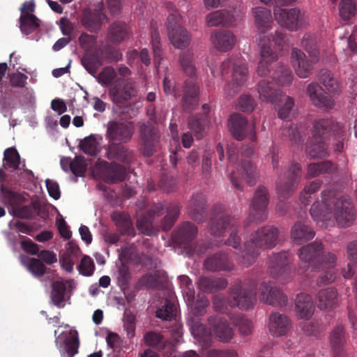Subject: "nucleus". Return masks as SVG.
<instances>
[{
  "label": "nucleus",
  "instance_id": "f257e3e1",
  "mask_svg": "<svg viewBox=\"0 0 357 357\" xmlns=\"http://www.w3.org/2000/svg\"><path fill=\"white\" fill-rule=\"evenodd\" d=\"M230 228V234L225 243L235 249L241 248L236 253L238 261L250 266L255 263L260 250H271L275 247L279 238V229L274 225H264L257 227L247 235L243 248L241 247L239 221L231 217L222 204H215L212 210L210 220V231L212 235L221 236Z\"/></svg>",
  "mask_w": 357,
  "mask_h": 357
},
{
  "label": "nucleus",
  "instance_id": "f03ea898",
  "mask_svg": "<svg viewBox=\"0 0 357 357\" xmlns=\"http://www.w3.org/2000/svg\"><path fill=\"white\" fill-rule=\"evenodd\" d=\"M322 204L315 202L310 208V215L315 221H325L333 216L340 227H347L353 221L352 204L349 199L331 188L321 192Z\"/></svg>",
  "mask_w": 357,
  "mask_h": 357
},
{
  "label": "nucleus",
  "instance_id": "7ed1b4c3",
  "mask_svg": "<svg viewBox=\"0 0 357 357\" xmlns=\"http://www.w3.org/2000/svg\"><path fill=\"white\" fill-rule=\"evenodd\" d=\"M179 62L183 72L190 79H186L183 86V96L181 104L183 111L190 112L195 109L199 100V87L193 79L196 77V68L193 54L185 51L180 55Z\"/></svg>",
  "mask_w": 357,
  "mask_h": 357
},
{
  "label": "nucleus",
  "instance_id": "20e7f679",
  "mask_svg": "<svg viewBox=\"0 0 357 357\" xmlns=\"http://www.w3.org/2000/svg\"><path fill=\"white\" fill-rule=\"evenodd\" d=\"M257 281L253 278L235 280L229 290V305L241 310L252 308L257 302Z\"/></svg>",
  "mask_w": 357,
  "mask_h": 357
},
{
  "label": "nucleus",
  "instance_id": "39448f33",
  "mask_svg": "<svg viewBox=\"0 0 357 357\" xmlns=\"http://www.w3.org/2000/svg\"><path fill=\"white\" fill-rule=\"evenodd\" d=\"M300 259V268H311L315 271L321 268L322 264L330 261L331 263L336 261V257L331 252L325 253L324 246L321 242L314 241L301 247L298 252Z\"/></svg>",
  "mask_w": 357,
  "mask_h": 357
},
{
  "label": "nucleus",
  "instance_id": "423d86ee",
  "mask_svg": "<svg viewBox=\"0 0 357 357\" xmlns=\"http://www.w3.org/2000/svg\"><path fill=\"white\" fill-rule=\"evenodd\" d=\"M231 66L233 67L232 80L225 87V93L229 96H234L238 93L248 79V68L238 56L230 57L222 63L220 72L222 77L229 73Z\"/></svg>",
  "mask_w": 357,
  "mask_h": 357
},
{
  "label": "nucleus",
  "instance_id": "0eeeda50",
  "mask_svg": "<svg viewBox=\"0 0 357 357\" xmlns=\"http://www.w3.org/2000/svg\"><path fill=\"white\" fill-rule=\"evenodd\" d=\"M292 257L287 251L273 253L268 261V269L271 275L283 283L288 282L292 278L294 271L291 265Z\"/></svg>",
  "mask_w": 357,
  "mask_h": 357
},
{
  "label": "nucleus",
  "instance_id": "6e6552de",
  "mask_svg": "<svg viewBox=\"0 0 357 357\" xmlns=\"http://www.w3.org/2000/svg\"><path fill=\"white\" fill-rule=\"evenodd\" d=\"M302 176L301 165L292 161L284 175L277 181V193L280 198H289L296 190Z\"/></svg>",
  "mask_w": 357,
  "mask_h": 357
},
{
  "label": "nucleus",
  "instance_id": "1a4fd4ad",
  "mask_svg": "<svg viewBox=\"0 0 357 357\" xmlns=\"http://www.w3.org/2000/svg\"><path fill=\"white\" fill-rule=\"evenodd\" d=\"M269 200L270 195L267 188L264 186H259L255 190L254 197L250 205L248 218L245 222L246 226L250 222H262L267 219V207Z\"/></svg>",
  "mask_w": 357,
  "mask_h": 357
},
{
  "label": "nucleus",
  "instance_id": "9d476101",
  "mask_svg": "<svg viewBox=\"0 0 357 357\" xmlns=\"http://www.w3.org/2000/svg\"><path fill=\"white\" fill-rule=\"evenodd\" d=\"M139 151L145 157L152 156L160 144L158 129L150 122L142 123L139 128Z\"/></svg>",
  "mask_w": 357,
  "mask_h": 357
},
{
  "label": "nucleus",
  "instance_id": "9b49d317",
  "mask_svg": "<svg viewBox=\"0 0 357 357\" xmlns=\"http://www.w3.org/2000/svg\"><path fill=\"white\" fill-rule=\"evenodd\" d=\"M181 20V16L171 13L169 14L166 22L168 36L171 43L178 49L187 47L191 41L190 33L185 27L180 25Z\"/></svg>",
  "mask_w": 357,
  "mask_h": 357
},
{
  "label": "nucleus",
  "instance_id": "f8f14e48",
  "mask_svg": "<svg viewBox=\"0 0 357 357\" xmlns=\"http://www.w3.org/2000/svg\"><path fill=\"white\" fill-rule=\"evenodd\" d=\"M135 130L132 121H111L108 123L105 137L108 144L128 143L132 138Z\"/></svg>",
  "mask_w": 357,
  "mask_h": 357
},
{
  "label": "nucleus",
  "instance_id": "ddd939ff",
  "mask_svg": "<svg viewBox=\"0 0 357 357\" xmlns=\"http://www.w3.org/2000/svg\"><path fill=\"white\" fill-rule=\"evenodd\" d=\"M104 4L98 2L94 4L92 8H87L83 11L81 22L89 31L96 33L102 27L104 22H107Z\"/></svg>",
  "mask_w": 357,
  "mask_h": 357
},
{
  "label": "nucleus",
  "instance_id": "4468645a",
  "mask_svg": "<svg viewBox=\"0 0 357 357\" xmlns=\"http://www.w3.org/2000/svg\"><path fill=\"white\" fill-rule=\"evenodd\" d=\"M259 297L261 302L274 307H282L287 303V296L271 281L261 282Z\"/></svg>",
  "mask_w": 357,
  "mask_h": 357
},
{
  "label": "nucleus",
  "instance_id": "2eb2a0df",
  "mask_svg": "<svg viewBox=\"0 0 357 357\" xmlns=\"http://www.w3.org/2000/svg\"><path fill=\"white\" fill-rule=\"evenodd\" d=\"M135 82L131 79H117L111 85L109 95L113 102L122 104L137 96Z\"/></svg>",
  "mask_w": 357,
  "mask_h": 357
},
{
  "label": "nucleus",
  "instance_id": "dca6fc26",
  "mask_svg": "<svg viewBox=\"0 0 357 357\" xmlns=\"http://www.w3.org/2000/svg\"><path fill=\"white\" fill-rule=\"evenodd\" d=\"M274 15L276 21L282 26L291 31H295L303 24L304 13L296 8L287 9L275 8Z\"/></svg>",
  "mask_w": 357,
  "mask_h": 357
},
{
  "label": "nucleus",
  "instance_id": "f3484780",
  "mask_svg": "<svg viewBox=\"0 0 357 357\" xmlns=\"http://www.w3.org/2000/svg\"><path fill=\"white\" fill-rule=\"evenodd\" d=\"M306 92L314 106L325 111H329L335 106V101L317 82H311Z\"/></svg>",
  "mask_w": 357,
  "mask_h": 357
},
{
  "label": "nucleus",
  "instance_id": "a211bd4d",
  "mask_svg": "<svg viewBox=\"0 0 357 357\" xmlns=\"http://www.w3.org/2000/svg\"><path fill=\"white\" fill-rule=\"evenodd\" d=\"M124 144L114 142L107 144L105 148L106 157L112 162L116 161L126 165L133 163L136 160L135 153Z\"/></svg>",
  "mask_w": 357,
  "mask_h": 357
},
{
  "label": "nucleus",
  "instance_id": "6ab92c4d",
  "mask_svg": "<svg viewBox=\"0 0 357 357\" xmlns=\"http://www.w3.org/2000/svg\"><path fill=\"white\" fill-rule=\"evenodd\" d=\"M291 59L295 72L301 78L310 77L312 73L314 64L318 61L314 57L309 61L305 53L298 48L291 50Z\"/></svg>",
  "mask_w": 357,
  "mask_h": 357
},
{
  "label": "nucleus",
  "instance_id": "aec40b11",
  "mask_svg": "<svg viewBox=\"0 0 357 357\" xmlns=\"http://www.w3.org/2000/svg\"><path fill=\"white\" fill-rule=\"evenodd\" d=\"M257 177L256 167L252 165L251 162L245 159L241 161V169L237 172L232 171L230 174V181L234 187L241 191L243 186L241 183V179H245L247 183L253 185L255 183Z\"/></svg>",
  "mask_w": 357,
  "mask_h": 357
},
{
  "label": "nucleus",
  "instance_id": "412c9836",
  "mask_svg": "<svg viewBox=\"0 0 357 357\" xmlns=\"http://www.w3.org/2000/svg\"><path fill=\"white\" fill-rule=\"evenodd\" d=\"M197 227L193 223L184 222L172 232V240L176 244L189 247L192 250V241L197 237Z\"/></svg>",
  "mask_w": 357,
  "mask_h": 357
},
{
  "label": "nucleus",
  "instance_id": "4be33fe9",
  "mask_svg": "<svg viewBox=\"0 0 357 357\" xmlns=\"http://www.w3.org/2000/svg\"><path fill=\"white\" fill-rule=\"evenodd\" d=\"M204 267L211 272L231 271L234 264L225 252H218L208 257L204 262Z\"/></svg>",
  "mask_w": 357,
  "mask_h": 357
},
{
  "label": "nucleus",
  "instance_id": "5701e85b",
  "mask_svg": "<svg viewBox=\"0 0 357 357\" xmlns=\"http://www.w3.org/2000/svg\"><path fill=\"white\" fill-rule=\"evenodd\" d=\"M208 322L216 337L223 342H229L234 335L227 321L218 315L210 316Z\"/></svg>",
  "mask_w": 357,
  "mask_h": 357
},
{
  "label": "nucleus",
  "instance_id": "b1692460",
  "mask_svg": "<svg viewBox=\"0 0 357 357\" xmlns=\"http://www.w3.org/2000/svg\"><path fill=\"white\" fill-rule=\"evenodd\" d=\"M291 328L290 319L285 314L275 312L269 317L268 329L275 337L285 335Z\"/></svg>",
  "mask_w": 357,
  "mask_h": 357
},
{
  "label": "nucleus",
  "instance_id": "393cba45",
  "mask_svg": "<svg viewBox=\"0 0 357 357\" xmlns=\"http://www.w3.org/2000/svg\"><path fill=\"white\" fill-rule=\"evenodd\" d=\"M257 92L259 99L266 102L275 103L282 100L280 90L275 87L273 81L263 79L257 84Z\"/></svg>",
  "mask_w": 357,
  "mask_h": 357
},
{
  "label": "nucleus",
  "instance_id": "a878e982",
  "mask_svg": "<svg viewBox=\"0 0 357 357\" xmlns=\"http://www.w3.org/2000/svg\"><path fill=\"white\" fill-rule=\"evenodd\" d=\"M211 41L218 51L225 52L234 47L236 38L230 31L218 30L212 33Z\"/></svg>",
  "mask_w": 357,
  "mask_h": 357
},
{
  "label": "nucleus",
  "instance_id": "bb28decb",
  "mask_svg": "<svg viewBox=\"0 0 357 357\" xmlns=\"http://www.w3.org/2000/svg\"><path fill=\"white\" fill-rule=\"evenodd\" d=\"M252 13L255 26L261 33L264 34L272 29L273 20L270 9L257 6L252 8Z\"/></svg>",
  "mask_w": 357,
  "mask_h": 357
},
{
  "label": "nucleus",
  "instance_id": "cd10ccee",
  "mask_svg": "<svg viewBox=\"0 0 357 357\" xmlns=\"http://www.w3.org/2000/svg\"><path fill=\"white\" fill-rule=\"evenodd\" d=\"M130 33V27L127 23L121 20H116L108 28L107 38L112 44L119 45L128 38Z\"/></svg>",
  "mask_w": 357,
  "mask_h": 357
},
{
  "label": "nucleus",
  "instance_id": "c85d7f7f",
  "mask_svg": "<svg viewBox=\"0 0 357 357\" xmlns=\"http://www.w3.org/2000/svg\"><path fill=\"white\" fill-rule=\"evenodd\" d=\"M261 46V59L259 61L257 72L259 76H266L270 73V66L278 60V54L268 44L259 43Z\"/></svg>",
  "mask_w": 357,
  "mask_h": 357
},
{
  "label": "nucleus",
  "instance_id": "c756f323",
  "mask_svg": "<svg viewBox=\"0 0 357 357\" xmlns=\"http://www.w3.org/2000/svg\"><path fill=\"white\" fill-rule=\"evenodd\" d=\"M81 250L78 245L73 241H69L66 247V250L60 256L61 267L68 273L73 271L75 261L81 255Z\"/></svg>",
  "mask_w": 357,
  "mask_h": 357
},
{
  "label": "nucleus",
  "instance_id": "7c9ffc66",
  "mask_svg": "<svg viewBox=\"0 0 357 357\" xmlns=\"http://www.w3.org/2000/svg\"><path fill=\"white\" fill-rule=\"evenodd\" d=\"M105 168L102 176L108 183H116L123 181L126 176V167L115 162H104Z\"/></svg>",
  "mask_w": 357,
  "mask_h": 357
},
{
  "label": "nucleus",
  "instance_id": "2f4dec72",
  "mask_svg": "<svg viewBox=\"0 0 357 357\" xmlns=\"http://www.w3.org/2000/svg\"><path fill=\"white\" fill-rule=\"evenodd\" d=\"M189 214L196 221H202L206 215V199L202 193L193 194L188 205Z\"/></svg>",
  "mask_w": 357,
  "mask_h": 357
},
{
  "label": "nucleus",
  "instance_id": "473e14b6",
  "mask_svg": "<svg viewBox=\"0 0 357 357\" xmlns=\"http://www.w3.org/2000/svg\"><path fill=\"white\" fill-rule=\"evenodd\" d=\"M296 314L301 319H310L314 311L312 298L310 294L301 293L295 299Z\"/></svg>",
  "mask_w": 357,
  "mask_h": 357
},
{
  "label": "nucleus",
  "instance_id": "72a5a7b5",
  "mask_svg": "<svg viewBox=\"0 0 357 357\" xmlns=\"http://www.w3.org/2000/svg\"><path fill=\"white\" fill-rule=\"evenodd\" d=\"M236 19L233 14L225 10H216L206 16L208 26H231L235 24Z\"/></svg>",
  "mask_w": 357,
  "mask_h": 357
},
{
  "label": "nucleus",
  "instance_id": "f704fd0d",
  "mask_svg": "<svg viewBox=\"0 0 357 357\" xmlns=\"http://www.w3.org/2000/svg\"><path fill=\"white\" fill-rule=\"evenodd\" d=\"M197 283L199 290L206 293L222 290L227 287L228 284L225 278L208 276L199 277Z\"/></svg>",
  "mask_w": 357,
  "mask_h": 357
},
{
  "label": "nucleus",
  "instance_id": "c9c22d12",
  "mask_svg": "<svg viewBox=\"0 0 357 357\" xmlns=\"http://www.w3.org/2000/svg\"><path fill=\"white\" fill-rule=\"evenodd\" d=\"M331 346L334 357H342L347 338L344 327L339 324L332 331L330 335Z\"/></svg>",
  "mask_w": 357,
  "mask_h": 357
},
{
  "label": "nucleus",
  "instance_id": "e433bc0d",
  "mask_svg": "<svg viewBox=\"0 0 357 357\" xmlns=\"http://www.w3.org/2000/svg\"><path fill=\"white\" fill-rule=\"evenodd\" d=\"M314 231L305 223L297 221L291 230V238L296 244H302L314 238Z\"/></svg>",
  "mask_w": 357,
  "mask_h": 357
},
{
  "label": "nucleus",
  "instance_id": "4c0bfd02",
  "mask_svg": "<svg viewBox=\"0 0 357 357\" xmlns=\"http://www.w3.org/2000/svg\"><path fill=\"white\" fill-rule=\"evenodd\" d=\"M229 128L235 139L243 140L247 132L248 121L239 114H233L229 118Z\"/></svg>",
  "mask_w": 357,
  "mask_h": 357
},
{
  "label": "nucleus",
  "instance_id": "58836bf2",
  "mask_svg": "<svg viewBox=\"0 0 357 357\" xmlns=\"http://www.w3.org/2000/svg\"><path fill=\"white\" fill-rule=\"evenodd\" d=\"M317 299L319 309L331 310L337 304V292L334 288L321 289L318 292Z\"/></svg>",
  "mask_w": 357,
  "mask_h": 357
},
{
  "label": "nucleus",
  "instance_id": "ea45409f",
  "mask_svg": "<svg viewBox=\"0 0 357 357\" xmlns=\"http://www.w3.org/2000/svg\"><path fill=\"white\" fill-rule=\"evenodd\" d=\"M188 123L195 136L197 139H202L206 135L209 120L207 115L196 114L189 116Z\"/></svg>",
  "mask_w": 357,
  "mask_h": 357
},
{
  "label": "nucleus",
  "instance_id": "a19ab883",
  "mask_svg": "<svg viewBox=\"0 0 357 357\" xmlns=\"http://www.w3.org/2000/svg\"><path fill=\"white\" fill-rule=\"evenodd\" d=\"M340 128L338 123H335L332 119H319L314 121L312 135L314 139L323 138L324 135L337 131Z\"/></svg>",
  "mask_w": 357,
  "mask_h": 357
},
{
  "label": "nucleus",
  "instance_id": "79ce46f5",
  "mask_svg": "<svg viewBox=\"0 0 357 357\" xmlns=\"http://www.w3.org/2000/svg\"><path fill=\"white\" fill-rule=\"evenodd\" d=\"M337 170V167L329 160L312 162L307 166L306 177L313 178L324 174H333Z\"/></svg>",
  "mask_w": 357,
  "mask_h": 357
},
{
  "label": "nucleus",
  "instance_id": "37998d69",
  "mask_svg": "<svg viewBox=\"0 0 357 357\" xmlns=\"http://www.w3.org/2000/svg\"><path fill=\"white\" fill-rule=\"evenodd\" d=\"M0 191L4 204L11 208L12 212L26 202V199L22 194L13 191L3 185H1Z\"/></svg>",
  "mask_w": 357,
  "mask_h": 357
},
{
  "label": "nucleus",
  "instance_id": "c03bdc74",
  "mask_svg": "<svg viewBox=\"0 0 357 357\" xmlns=\"http://www.w3.org/2000/svg\"><path fill=\"white\" fill-rule=\"evenodd\" d=\"M191 330L197 341L204 347H208L212 341L211 333L208 328L199 320H192Z\"/></svg>",
  "mask_w": 357,
  "mask_h": 357
},
{
  "label": "nucleus",
  "instance_id": "a18cd8bd",
  "mask_svg": "<svg viewBox=\"0 0 357 357\" xmlns=\"http://www.w3.org/2000/svg\"><path fill=\"white\" fill-rule=\"evenodd\" d=\"M306 153L311 158H323L328 155V147L321 137L315 139L314 135L306 146Z\"/></svg>",
  "mask_w": 357,
  "mask_h": 357
},
{
  "label": "nucleus",
  "instance_id": "49530a36",
  "mask_svg": "<svg viewBox=\"0 0 357 357\" xmlns=\"http://www.w3.org/2000/svg\"><path fill=\"white\" fill-rule=\"evenodd\" d=\"M65 335V347L64 351L61 352L62 357H74L78 352L79 345L78 333L76 331L70 330L68 333H63Z\"/></svg>",
  "mask_w": 357,
  "mask_h": 357
},
{
  "label": "nucleus",
  "instance_id": "de8ad7c7",
  "mask_svg": "<svg viewBox=\"0 0 357 357\" xmlns=\"http://www.w3.org/2000/svg\"><path fill=\"white\" fill-rule=\"evenodd\" d=\"M20 261L21 264L35 277H43L46 273L47 268L39 259L21 256Z\"/></svg>",
  "mask_w": 357,
  "mask_h": 357
},
{
  "label": "nucleus",
  "instance_id": "09e8293b",
  "mask_svg": "<svg viewBox=\"0 0 357 357\" xmlns=\"http://www.w3.org/2000/svg\"><path fill=\"white\" fill-rule=\"evenodd\" d=\"M112 219L121 234H126L130 236H135V229L130 218L128 215L123 213L115 212L113 213Z\"/></svg>",
  "mask_w": 357,
  "mask_h": 357
},
{
  "label": "nucleus",
  "instance_id": "8fccbe9b",
  "mask_svg": "<svg viewBox=\"0 0 357 357\" xmlns=\"http://www.w3.org/2000/svg\"><path fill=\"white\" fill-rule=\"evenodd\" d=\"M61 165L63 169L66 165H68L71 172L76 176H83L86 170V160L82 155H77L74 160L70 158L61 160Z\"/></svg>",
  "mask_w": 357,
  "mask_h": 357
},
{
  "label": "nucleus",
  "instance_id": "3c124183",
  "mask_svg": "<svg viewBox=\"0 0 357 357\" xmlns=\"http://www.w3.org/2000/svg\"><path fill=\"white\" fill-rule=\"evenodd\" d=\"M180 205L177 202H171L167 207V214L161 222V227L163 231H167L172 229L176 222L180 214Z\"/></svg>",
  "mask_w": 357,
  "mask_h": 357
},
{
  "label": "nucleus",
  "instance_id": "603ef678",
  "mask_svg": "<svg viewBox=\"0 0 357 357\" xmlns=\"http://www.w3.org/2000/svg\"><path fill=\"white\" fill-rule=\"evenodd\" d=\"M81 63L85 70L96 77L98 70L102 65L101 59L96 53H86L81 58Z\"/></svg>",
  "mask_w": 357,
  "mask_h": 357
},
{
  "label": "nucleus",
  "instance_id": "864d4df0",
  "mask_svg": "<svg viewBox=\"0 0 357 357\" xmlns=\"http://www.w3.org/2000/svg\"><path fill=\"white\" fill-rule=\"evenodd\" d=\"M40 26L38 18L29 13L22 14L20 17V28L25 35H29L36 31Z\"/></svg>",
  "mask_w": 357,
  "mask_h": 357
},
{
  "label": "nucleus",
  "instance_id": "5fc2aeb1",
  "mask_svg": "<svg viewBox=\"0 0 357 357\" xmlns=\"http://www.w3.org/2000/svg\"><path fill=\"white\" fill-rule=\"evenodd\" d=\"M20 155L15 147L5 149L3 152V167L12 171L19 169Z\"/></svg>",
  "mask_w": 357,
  "mask_h": 357
},
{
  "label": "nucleus",
  "instance_id": "6e6d98bb",
  "mask_svg": "<svg viewBox=\"0 0 357 357\" xmlns=\"http://www.w3.org/2000/svg\"><path fill=\"white\" fill-rule=\"evenodd\" d=\"M272 79L280 86L289 85L293 80V75L291 70L284 65H280L273 73Z\"/></svg>",
  "mask_w": 357,
  "mask_h": 357
},
{
  "label": "nucleus",
  "instance_id": "4d7b16f0",
  "mask_svg": "<svg viewBox=\"0 0 357 357\" xmlns=\"http://www.w3.org/2000/svg\"><path fill=\"white\" fill-rule=\"evenodd\" d=\"M66 285L63 281H55L52 284L51 298L53 303L61 307L64 301Z\"/></svg>",
  "mask_w": 357,
  "mask_h": 357
},
{
  "label": "nucleus",
  "instance_id": "13d9d810",
  "mask_svg": "<svg viewBox=\"0 0 357 357\" xmlns=\"http://www.w3.org/2000/svg\"><path fill=\"white\" fill-rule=\"evenodd\" d=\"M335 262L333 264L331 263L330 261H326L325 263L322 264L321 266L326 268V271H324L319 277L317 280V285L319 286H324L327 285L333 281H335L336 278V271L335 270Z\"/></svg>",
  "mask_w": 357,
  "mask_h": 357
},
{
  "label": "nucleus",
  "instance_id": "bf43d9fd",
  "mask_svg": "<svg viewBox=\"0 0 357 357\" xmlns=\"http://www.w3.org/2000/svg\"><path fill=\"white\" fill-rule=\"evenodd\" d=\"M302 46L311 57L318 60L319 50L318 47V39L316 36L305 34L301 40Z\"/></svg>",
  "mask_w": 357,
  "mask_h": 357
},
{
  "label": "nucleus",
  "instance_id": "052dcab7",
  "mask_svg": "<svg viewBox=\"0 0 357 357\" xmlns=\"http://www.w3.org/2000/svg\"><path fill=\"white\" fill-rule=\"evenodd\" d=\"M176 307L174 303L169 299H165L164 303L159 307L155 315L158 318L169 321L172 320L176 316Z\"/></svg>",
  "mask_w": 357,
  "mask_h": 357
},
{
  "label": "nucleus",
  "instance_id": "680f3d73",
  "mask_svg": "<svg viewBox=\"0 0 357 357\" xmlns=\"http://www.w3.org/2000/svg\"><path fill=\"white\" fill-rule=\"evenodd\" d=\"M357 11L353 0H341L339 4V15L342 20L347 21L354 17Z\"/></svg>",
  "mask_w": 357,
  "mask_h": 357
},
{
  "label": "nucleus",
  "instance_id": "e2e57ef3",
  "mask_svg": "<svg viewBox=\"0 0 357 357\" xmlns=\"http://www.w3.org/2000/svg\"><path fill=\"white\" fill-rule=\"evenodd\" d=\"M79 147L86 154L91 156L96 155L99 152L98 142L93 135L86 137L84 139L81 140Z\"/></svg>",
  "mask_w": 357,
  "mask_h": 357
},
{
  "label": "nucleus",
  "instance_id": "0e129e2a",
  "mask_svg": "<svg viewBox=\"0 0 357 357\" xmlns=\"http://www.w3.org/2000/svg\"><path fill=\"white\" fill-rule=\"evenodd\" d=\"M137 227L139 231L146 236H152L155 234L153 218L147 213L141 216L137 221Z\"/></svg>",
  "mask_w": 357,
  "mask_h": 357
},
{
  "label": "nucleus",
  "instance_id": "69168bd1",
  "mask_svg": "<svg viewBox=\"0 0 357 357\" xmlns=\"http://www.w3.org/2000/svg\"><path fill=\"white\" fill-rule=\"evenodd\" d=\"M322 181L319 179L312 181L309 185H306L303 191L301 193L300 200L302 204L305 206L310 204L309 199L311 195L315 193L321 188Z\"/></svg>",
  "mask_w": 357,
  "mask_h": 357
},
{
  "label": "nucleus",
  "instance_id": "338daca9",
  "mask_svg": "<svg viewBox=\"0 0 357 357\" xmlns=\"http://www.w3.org/2000/svg\"><path fill=\"white\" fill-rule=\"evenodd\" d=\"M116 73L114 68L106 66L102 69L100 73L97 75L96 79L98 83L102 86H109L115 79Z\"/></svg>",
  "mask_w": 357,
  "mask_h": 357
},
{
  "label": "nucleus",
  "instance_id": "774afa93",
  "mask_svg": "<svg viewBox=\"0 0 357 357\" xmlns=\"http://www.w3.org/2000/svg\"><path fill=\"white\" fill-rule=\"evenodd\" d=\"M319 79L328 91H335L337 88L336 79L328 70L322 69L319 71Z\"/></svg>",
  "mask_w": 357,
  "mask_h": 357
}]
</instances>
